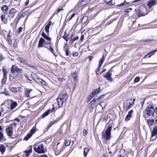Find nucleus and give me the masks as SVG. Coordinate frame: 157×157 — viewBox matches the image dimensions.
<instances>
[{
	"label": "nucleus",
	"instance_id": "42",
	"mask_svg": "<svg viewBox=\"0 0 157 157\" xmlns=\"http://www.w3.org/2000/svg\"><path fill=\"white\" fill-rule=\"evenodd\" d=\"M68 34L66 36H62V38L64 39V40L66 41L67 42L68 41V40L69 39V38L68 37Z\"/></svg>",
	"mask_w": 157,
	"mask_h": 157
},
{
	"label": "nucleus",
	"instance_id": "37",
	"mask_svg": "<svg viewBox=\"0 0 157 157\" xmlns=\"http://www.w3.org/2000/svg\"><path fill=\"white\" fill-rule=\"evenodd\" d=\"M5 148L2 145L1 147H0V151L1 152L2 154L5 152Z\"/></svg>",
	"mask_w": 157,
	"mask_h": 157
},
{
	"label": "nucleus",
	"instance_id": "41",
	"mask_svg": "<svg viewBox=\"0 0 157 157\" xmlns=\"http://www.w3.org/2000/svg\"><path fill=\"white\" fill-rule=\"evenodd\" d=\"M18 46V41L17 40H15L13 44V47L14 48H16Z\"/></svg>",
	"mask_w": 157,
	"mask_h": 157
},
{
	"label": "nucleus",
	"instance_id": "14",
	"mask_svg": "<svg viewBox=\"0 0 157 157\" xmlns=\"http://www.w3.org/2000/svg\"><path fill=\"white\" fill-rule=\"evenodd\" d=\"M78 38L79 37L78 35H76L75 33H72L71 37V44H72L74 41L77 40Z\"/></svg>",
	"mask_w": 157,
	"mask_h": 157
},
{
	"label": "nucleus",
	"instance_id": "16",
	"mask_svg": "<svg viewBox=\"0 0 157 157\" xmlns=\"http://www.w3.org/2000/svg\"><path fill=\"white\" fill-rule=\"evenodd\" d=\"M42 36L44 37L45 39H46V40L49 41L47 42V44H50L51 43V38L50 37H49L48 36H47L46 34L44 33V32H42L41 34Z\"/></svg>",
	"mask_w": 157,
	"mask_h": 157
},
{
	"label": "nucleus",
	"instance_id": "47",
	"mask_svg": "<svg viewBox=\"0 0 157 157\" xmlns=\"http://www.w3.org/2000/svg\"><path fill=\"white\" fill-rule=\"evenodd\" d=\"M140 80V78L138 77H137L135 78L134 80V82H137Z\"/></svg>",
	"mask_w": 157,
	"mask_h": 157
},
{
	"label": "nucleus",
	"instance_id": "32",
	"mask_svg": "<svg viewBox=\"0 0 157 157\" xmlns=\"http://www.w3.org/2000/svg\"><path fill=\"white\" fill-rule=\"evenodd\" d=\"M1 21L2 22H4L5 23V21H6V15L5 14H3L2 15L1 17Z\"/></svg>",
	"mask_w": 157,
	"mask_h": 157
},
{
	"label": "nucleus",
	"instance_id": "53",
	"mask_svg": "<svg viewBox=\"0 0 157 157\" xmlns=\"http://www.w3.org/2000/svg\"><path fill=\"white\" fill-rule=\"evenodd\" d=\"M42 85L47 86L48 85V83L45 80H43L42 81Z\"/></svg>",
	"mask_w": 157,
	"mask_h": 157
},
{
	"label": "nucleus",
	"instance_id": "25",
	"mask_svg": "<svg viewBox=\"0 0 157 157\" xmlns=\"http://www.w3.org/2000/svg\"><path fill=\"white\" fill-rule=\"evenodd\" d=\"M96 99H94L93 100L90 102V104H91L90 107L92 109L96 106Z\"/></svg>",
	"mask_w": 157,
	"mask_h": 157
},
{
	"label": "nucleus",
	"instance_id": "22",
	"mask_svg": "<svg viewBox=\"0 0 157 157\" xmlns=\"http://www.w3.org/2000/svg\"><path fill=\"white\" fill-rule=\"evenodd\" d=\"M2 70L3 73V76L2 80L6 81L7 79V75L8 72L6 70L4 69L3 68L2 69Z\"/></svg>",
	"mask_w": 157,
	"mask_h": 157
},
{
	"label": "nucleus",
	"instance_id": "31",
	"mask_svg": "<svg viewBox=\"0 0 157 157\" xmlns=\"http://www.w3.org/2000/svg\"><path fill=\"white\" fill-rule=\"evenodd\" d=\"M32 91V89H30L29 90H27L25 91V96L27 98L29 97V93L31 91Z\"/></svg>",
	"mask_w": 157,
	"mask_h": 157
},
{
	"label": "nucleus",
	"instance_id": "30",
	"mask_svg": "<svg viewBox=\"0 0 157 157\" xmlns=\"http://www.w3.org/2000/svg\"><path fill=\"white\" fill-rule=\"evenodd\" d=\"M72 77L73 78L74 80L77 81V73L75 72L74 73L72 74Z\"/></svg>",
	"mask_w": 157,
	"mask_h": 157
},
{
	"label": "nucleus",
	"instance_id": "36",
	"mask_svg": "<svg viewBox=\"0 0 157 157\" xmlns=\"http://www.w3.org/2000/svg\"><path fill=\"white\" fill-rule=\"evenodd\" d=\"M88 17L86 16H84L82 18V22L83 23H85L87 20Z\"/></svg>",
	"mask_w": 157,
	"mask_h": 157
},
{
	"label": "nucleus",
	"instance_id": "27",
	"mask_svg": "<svg viewBox=\"0 0 157 157\" xmlns=\"http://www.w3.org/2000/svg\"><path fill=\"white\" fill-rule=\"evenodd\" d=\"M89 151V149L87 147H85L84 149V157H86Z\"/></svg>",
	"mask_w": 157,
	"mask_h": 157
},
{
	"label": "nucleus",
	"instance_id": "7",
	"mask_svg": "<svg viewBox=\"0 0 157 157\" xmlns=\"http://www.w3.org/2000/svg\"><path fill=\"white\" fill-rule=\"evenodd\" d=\"M91 0H82L80 2H78L73 9L75 11L81 6L85 5L89 3Z\"/></svg>",
	"mask_w": 157,
	"mask_h": 157
},
{
	"label": "nucleus",
	"instance_id": "24",
	"mask_svg": "<svg viewBox=\"0 0 157 157\" xmlns=\"http://www.w3.org/2000/svg\"><path fill=\"white\" fill-rule=\"evenodd\" d=\"M6 132L7 133L8 136H12L13 135V130L11 129H10L7 128L6 129Z\"/></svg>",
	"mask_w": 157,
	"mask_h": 157
},
{
	"label": "nucleus",
	"instance_id": "48",
	"mask_svg": "<svg viewBox=\"0 0 157 157\" xmlns=\"http://www.w3.org/2000/svg\"><path fill=\"white\" fill-rule=\"evenodd\" d=\"M132 10V9L131 8H129L126 9L125 11L124 12L126 13H129Z\"/></svg>",
	"mask_w": 157,
	"mask_h": 157
},
{
	"label": "nucleus",
	"instance_id": "3",
	"mask_svg": "<svg viewBox=\"0 0 157 157\" xmlns=\"http://www.w3.org/2000/svg\"><path fill=\"white\" fill-rule=\"evenodd\" d=\"M157 108L153 106L149 105L148 106L145 110V113L148 116H152L154 113L157 112Z\"/></svg>",
	"mask_w": 157,
	"mask_h": 157
},
{
	"label": "nucleus",
	"instance_id": "17",
	"mask_svg": "<svg viewBox=\"0 0 157 157\" xmlns=\"http://www.w3.org/2000/svg\"><path fill=\"white\" fill-rule=\"evenodd\" d=\"M133 112L132 110H131L128 112V114L126 116L125 118V121H129L132 116V114Z\"/></svg>",
	"mask_w": 157,
	"mask_h": 157
},
{
	"label": "nucleus",
	"instance_id": "61",
	"mask_svg": "<svg viewBox=\"0 0 157 157\" xmlns=\"http://www.w3.org/2000/svg\"><path fill=\"white\" fill-rule=\"evenodd\" d=\"M13 126L12 124H11L10 126L7 128H9L10 129H11V130H13Z\"/></svg>",
	"mask_w": 157,
	"mask_h": 157
},
{
	"label": "nucleus",
	"instance_id": "49",
	"mask_svg": "<svg viewBox=\"0 0 157 157\" xmlns=\"http://www.w3.org/2000/svg\"><path fill=\"white\" fill-rule=\"evenodd\" d=\"M65 51L66 56H68L69 54L68 47L65 50Z\"/></svg>",
	"mask_w": 157,
	"mask_h": 157
},
{
	"label": "nucleus",
	"instance_id": "58",
	"mask_svg": "<svg viewBox=\"0 0 157 157\" xmlns=\"http://www.w3.org/2000/svg\"><path fill=\"white\" fill-rule=\"evenodd\" d=\"M61 117H60L58 118V119L57 120H56L55 121L53 122H54V124H55L58 121L61 120Z\"/></svg>",
	"mask_w": 157,
	"mask_h": 157
},
{
	"label": "nucleus",
	"instance_id": "38",
	"mask_svg": "<svg viewBox=\"0 0 157 157\" xmlns=\"http://www.w3.org/2000/svg\"><path fill=\"white\" fill-rule=\"evenodd\" d=\"M94 95L92 93L90 94L89 96H88L87 97L88 101H90L91 99L94 97Z\"/></svg>",
	"mask_w": 157,
	"mask_h": 157
},
{
	"label": "nucleus",
	"instance_id": "29",
	"mask_svg": "<svg viewBox=\"0 0 157 157\" xmlns=\"http://www.w3.org/2000/svg\"><path fill=\"white\" fill-rule=\"evenodd\" d=\"M10 33H9L7 36V40L8 42L10 44H11L12 43V40L10 38Z\"/></svg>",
	"mask_w": 157,
	"mask_h": 157
},
{
	"label": "nucleus",
	"instance_id": "45",
	"mask_svg": "<svg viewBox=\"0 0 157 157\" xmlns=\"http://www.w3.org/2000/svg\"><path fill=\"white\" fill-rule=\"evenodd\" d=\"M26 14L25 13H22L20 15L19 17L20 18H23L26 15Z\"/></svg>",
	"mask_w": 157,
	"mask_h": 157
},
{
	"label": "nucleus",
	"instance_id": "56",
	"mask_svg": "<svg viewBox=\"0 0 157 157\" xmlns=\"http://www.w3.org/2000/svg\"><path fill=\"white\" fill-rule=\"evenodd\" d=\"M138 16L139 17H140V16H144V15H145V14L139 12V13H138Z\"/></svg>",
	"mask_w": 157,
	"mask_h": 157
},
{
	"label": "nucleus",
	"instance_id": "28",
	"mask_svg": "<svg viewBox=\"0 0 157 157\" xmlns=\"http://www.w3.org/2000/svg\"><path fill=\"white\" fill-rule=\"evenodd\" d=\"M48 49L49 50L54 56H55V54L54 53L55 51L51 45L49 46V48H48Z\"/></svg>",
	"mask_w": 157,
	"mask_h": 157
},
{
	"label": "nucleus",
	"instance_id": "55",
	"mask_svg": "<svg viewBox=\"0 0 157 157\" xmlns=\"http://www.w3.org/2000/svg\"><path fill=\"white\" fill-rule=\"evenodd\" d=\"M125 0H124V2L122 3L121 4H119V5H118V6H119V7H120V6H123V5H125L126 3H127V4L128 3L126 2V3H125Z\"/></svg>",
	"mask_w": 157,
	"mask_h": 157
},
{
	"label": "nucleus",
	"instance_id": "8",
	"mask_svg": "<svg viewBox=\"0 0 157 157\" xmlns=\"http://www.w3.org/2000/svg\"><path fill=\"white\" fill-rule=\"evenodd\" d=\"M59 96L62 98L64 102H66L68 98V96L67 92L64 90L62 91L59 95Z\"/></svg>",
	"mask_w": 157,
	"mask_h": 157
},
{
	"label": "nucleus",
	"instance_id": "64",
	"mask_svg": "<svg viewBox=\"0 0 157 157\" xmlns=\"http://www.w3.org/2000/svg\"><path fill=\"white\" fill-rule=\"evenodd\" d=\"M39 157H48L46 155L44 154V155H40L39 157Z\"/></svg>",
	"mask_w": 157,
	"mask_h": 157
},
{
	"label": "nucleus",
	"instance_id": "12",
	"mask_svg": "<svg viewBox=\"0 0 157 157\" xmlns=\"http://www.w3.org/2000/svg\"><path fill=\"white\" fill-rule=\"evenodd\" d=\"M156 1L155 0L149 1L147 2V6L149 8H151L156 5Z\"/></svg>",
	"mask_w": 157,
	"mask_h": 157
},
{
	"label": "nucleus",
	"instance_id": "52",
	"mask_svg": "<svg viewBox=\"0 0 157 157\" xmlns=\"http://www.w3.org/2000/svg\"><path fill=\"white\" fill-rule=\"evenodd\" d=\"M23 29V28L22 27H20L19 28L18 30L17 31V33H19L22 32V30Z\"/></svg>",
	"mask_w": 157,
	"mask_h": 157
},
{
	"label": "nucleus",
	"instance_id": "35",
	"mask_svg": "<svg viewBox=\"0 0 157 157\" xmlns=\"http://www.w3.org/2000/svg\"><path fill=\"white\" fill-rule=\"evenodd\" d=\"M105 57L104 55H102L101 58L99 61V63L102 65L105 59Z\"/></svg>",
	"mask_w": 157,
	"mask_h": 157
},
{
	"label": "nucleus",
	"instance_id": "50",
	"mask_svg": "<svg viewBox=\"0 0 157 157\" xmlns=\"http://www.w3.org/2000/svg\"><path fill=\"white\" fill-rule=\"evenodd\" d=\"M101 65H102L99 63L98 68L96 70V71H97V72H99V71L100 68H101Z\"/></svg>",
	"mask_w": 157,
	"mask_h": 157
},
{
	"label": "nucleus",
	"instance_id": "5",
	"mask_svg": "<svg viewBox=\"0 0 157 157\" xmlns=\"http://www.w3.org/2000/svg\"><path fill=\"white\" fill-rule=\"evenodd\" d=\"M135 99H128L124 101L123 104V107L126 108L127 110H128L133 105Z\"/></svg>",
	"mask_w": 157,
	"mask_h": 157
},
{
	"label": "nucleus",
	"instance_id": "63",
	"mask_svg": "<svg viewBox=\"0 0 157 157\" xmlns=\"http://www.w3.org/2000/svg\"><path fill=\"white\" fill-rule=\"evenodd\" d=\"M53 124H54L53 122H51V123H50L49 125L48 126V128H49L52 126Z\"/></svg>",
	"mask_w": 157,
	"mask_h": 157
},
{
	"label": "nucleus",
	"instance_id": "15",
	"mask_svg": "<svg viewBox=\"0 0 157 157\" xmlns=\"http://www.w3.org/2000/svg\"><path fill=\"white\" fill-rule=\"evenodd\" d=\"M11 104H10V109L11 110H13L17 106V104L16 102L14 101L13 100H10Z\"/></svg>",
	"mask_w": 157,
	"mask_h": 157
},
{
	"label": "nucleus",
	"instance_id": "13",
	"mask_svg": "<svg viewBox=\"0 0 157 157\" xmlns=\"http://www.w3.org/2000/svg\"><path fill=\"white\" fill-rule=\"evenodd\" d=\"M32 146H29L27 148L26 151H24L25 153V155L26 157L29 156V154L32 152Z\"/></svg>",
	"mask_w": 157,
	"mask_h": 157
},
{
	"label": "nucleus",
	"instance_id": "39",
	"mask_svg": "<svg viewBox=\"0 0 157 157\" xmlns=\"http://www.w3.org/2000/svg\"><path fill=\"white\" fill-rule=\"evenodd\" d=\"M31 136V135L28 134L25 137L24 139L25 140H27Z\"/></svg>",
	"mask_w": 157,
	"mask_h": 157
},
{
	"label": "nucleus",
	"instance_id": "11",
	"mask_svg": "<svg viewBox=\"0 0 157 157\" xmlns=\"http://www.w3.org/2000/svg\"><path fill=\"white\" fill-rule=\"evenodd\" d=\"M111 75L112 74L109 71L106 73V75H103V76L106 80L111 82L113 81V79L111 77Z\"/></svg>",
	"mask_w": 157,
	"mask_h": 157
},
{
	"label": "nucleus",
	"instance_id": "23",
	"mask_svg": "<svg viewBox=\"0 0 157 157\" xmlns=\"http://www.w3.org/2000/svg\"><path fill=\"white\" fill-rule=\"evenodd\" d=\"M51 112V109H48L47 111L43 113L41 115V117L44 118L45 117L47 116Z\"/></svg>",
	"mask_w": 157,
	"mask_h": 157
},
{
	"label": "nucleus",
	"instance_id": "34",
	"mask_svg": "<svg viewBox=\"0 0 157 157\" xmlns=\"http://www.w3.org/2000/svg\"><path fill=\"white\" fill-rule=\"evenodd\" d=\"M36 128L35 127H33L30 130V134L32 135L35 133L36 131Z\"/></svg>",
	"mask_w": 157,
	"mask_h": 157
},
{
	"label": "nucleus",
	"instance_id": "2",
	"mask_svg": "<svg viewBox=\"0 0 157 157\" xmlns=\"http://www.w3.org/2000/svg\"><path fill=\"white\" fill-rule=\"evenodd\" d=\"M112 128V126L110 125L107 127L105 131V133L102 132L101 133L102 139H105L106 140H109L111 138V130Z\"/></svg>",
	"mask_w": 157,
	"mask_h": 157
},
{
	"label": "nucleus",
	"instance_id": "59",
	"mask_svg": "<svg viewBox=\"0 0 157 157\" xmlns=\"http://www.w3.org/2000/svg\"><path fill=\"white\" fill-rule=\"evenodd\" d=\"M84 37V35H82L80 38L81 42H82L83 41Z\"/></svg>",
	"mask_w": 157,
	"mask_h": 157
},
{
	"label": "nucleus",
	"instance_id": "46",
	"mask_svg": "<svg viewBox=\"0 0 157 157\" xmlns=\"http://www.w3.org/2000/svg\"><path fill=\"white\" fill-rule=\"evenodd\" d=\"M4 138V136L2 132H0V141L2 140Z\"/></svg>",
	"mask_w": 157,
	"mask_h": 157
},
{
	"label": "nucleus",
	"instance_id": "51",
	"mask_svg": "<svg viewBox=\"0 0 157 157\" xmlns=\"http://www.w3.org/2000/svg\"><path fill=\"white\" fill-rule=\"evenodd\" d=\"M83 135L84 136H86L87 134V132L86 129H84L83 131Z\"/></svg>",
	"mask_w": 157,
	"mask_h": 157
},
{
	"label": "nucleus",
	"instance_id": "6",
	"mask_svg": "<svg viewBox=\"0 0 157 157\" xmlns=\"http://www.w3.org/2000/svg\"><path fill=\"white\" fill-rule=\"evenodd\" d=\"M17 60L18 62L22 64L23 65H26L28 67H31L34 69L36 68L35 66L28 64L26 59L24 58L18 57L17 58Z\"/></svg>",
	"mask_w": 157,
	"mask_h": 157
},
{
	"label": "nucleus",
	"instance_id": "20",
	"mask_svg": "<svg viewBox=\"0 0 157 157\" xmlns=\"http://www.w3.org/2000/svg\"><path fill=\"white\" fill-rule=\"evenodd\" d=\"M1 10L3 13H7L8 10V8L6 5H3L1 7Z\"/></svg>",
	"mask_w": 157,
	"mask_h": 157
},
{
	"label": "nucleus",
	"instance_id": "26",
	"mask_svg": "<svg viewBox=\"0 0 157 157\" xmlns=\"http://www.w3.org/2000/svg\"><path fill=\"white\" fill-rule=\"evenodd\" d=\"M154 122V120L153 119H147V123L148 125H153Z\"/></svg>",
	"mask_w": 157,
	"mask_h": 157
},
{
	"label": "nucleus",
	"instance_id": "54",
	"mask_svg": "<svg viewBox=\"0 0 157 157\" xmlns=\"http://www.w3.org/2000/svg\"><path fill=\"white\" fill-rule=\"evenodd\" d=\"M50 27L45 26V30L46 32L48 33L49 32V28Z\"/></svg>",
	"mask_w": 157,
	"mask_h": 157
},
{
	"label": "nucleus",
	"instance_id": "4",
	"mask_svg": "<svg viewBox=\"0 0 157 157\" xmlns=\"http://www.w3.org/2000/svg\"><path fill=\"white\" fill-rule=\"evenodd\" d=\"M33 149L38 153H44L45 152L44 145L43 144H39L34 145Z\"/></svg>",
	"mask_w": 157,
	"mask_h": 157
},
{
	"label": "nucleus",
	"instance_id": "33",
	"mask_svg": "<svg viewBox=\"0 0 157 157\" xmlns=\"http://www.w3.org/2000/svg\"><path fill=\"white\" fill-rule=\"evenodd\" d=\"M99 105L101 107L102 109H103V108H105L106 105V103L103 101L101 102L99 104Z\"/></svg>",
	"mask_w": 157,
	"mask_h": 157
},
{
	"label": "nucleus",
	"instance_id": "19",
	"mask_svg": "<svg viewBox=\"0 0 157 157\" xmlns=\"http://www.w3.org/2000/svg\"><path fill=\"white\" fill-rule=\"evenodd\" d=\"M44 41V40L43 38H40L39 41L38 47L40 48L42 47Z\"/></svg>",
	"mask_w": 157,
	"mask_h": 157
},
{
	"label": "nucleus",
	"instance_id": "18",
	"mask_svg": "<svg viewBox=\"0 0 157 157\" xmlns=\"http://www.w3.org/2000/svg\"><path fill=\"white\" fill-rule=\"evenodd\" d=\"M57 101L59 107L63 105V102H64L62 99V98L59 96L57 98Z\"/></svg>",
	"mask_w": 157,
	"mask_h": 157
},
{
	"label": "nucleus",
	"instance_id": "57",
	"mask_svg": "<svg viewBox=\"0 0 157 157\" xmlns=\"http://www.w3.org/2000/svg\"><path fill=\"white\" fill-rule=\"evenodd\" d=\"M92 94H94V96L95 95L98 94V93L97 91L96 90H95L93 92H92Z\"/></svg>",
	"mask_w": 157,
	"mask_h": 157
},
{
	"label": "nucleus",
	"instance_id": "1",
	"mask_svg": "<svg viewBox=\"0 0 157 157\" xmlns=\"http://www.w3.org/2000/svg\"><path fill=\"white\" fill-rule=\"evenodd\" d=\"M12 74L10 75V77H12L13 79H15L16 78L17 74L16 75L15 72L17 73H21L23 72L22 69L19 68L18 67L15 65H13L10 69Z\"/></svg>",
	"mask_w": 157,
	"mask_h": 157
},
{
	"label": "nucleus",
	"instance_id": "60",
	"mask_svg": "<svg viewBox=\"0 0 157 157\" xmlns=\"http://www.w3.org/2000/svg\"><path fill=\"white\" fill-rule=\"evenodd\" d=\"M63 9L61 8H59L57 10V12L56 13V14H58V13L59 12L61 11H63Z\"/></svg>",
	"mask_w": 157,
	"mask_h": 157
},
{
	"label": "nucleus",
	"instance_id": "62",
	"mask_svg": "<svg viewBox=\"0 0 157 157\" xmlns=\"http://www.w3.org/2000/svg\"><path fill=\"white\" fill-rule=\"evenodd\" d=\"M96 90L97 91L98 93H99L101 92L100 87H99Z\"/></svg>",
	"mask_w": 157,
	"mask_h": 157
},
{
	"label": "nucleus",
	"instance_id": "21",
	"mask_svg": "<svg viewBox=\"0 0 157 157\" xmlns=\"http://www.w3.org/2000/svg\"><path fill=\"white\" fill-rule=\"evenodd\" d=\"M155 52H156L155 50L149 52L147 54L145 55L143 57V58L145 59L146 58L150 57L152 55H153L154 54Z\"/></svg>",
	"mask_w": 157,
	"mask_h": 157
},
{
	"label": "nucleus",
	"instance_id": "44",
	"mask_svg": "<svg viewBox=\"0 0 157 157\" xmlns=\"http://www.w3.org/2000/svg\"><path fill=\"white\" fill-rule=\"evenodd\" d=\"M78 55V53L77 52H72V55L73 56H77Z\"/></svg>",
	"mask_w": 157,
	"mask_h": 157
},
{
	"label": "nucleus",
	"instance_id": "9",
	"mask_svg": "<svg viewBox=\"0 0 157 157\" xmlns=\"http://www.w3.org/2000/svg\"><path fill=\"white\" fill-rule=\"evenodd\" d=\"M157 135V126L153 128V130L151 132V136L150 138L151 140H154L156 138Z\"/></svg>",
	"mask_w": 157,
	"mask_h": 157
},
{
	"label": "nucleus",
	"instance_id": "40",
	"mask_svg": "<svg viewBox=\"0 0 157 157\" xmlns=\"http://www.w3.org/2000/svg\"><path fill=\"white\" fill-rule=\"evenodd\" d=\"M70 143L71 141L67 140L65 141V144L66 146H68L70 145Z\"/></svg>",
	"mask_w": 157,
	"mask_h": 157
},
{
	"label": "nucleus",
	"instance_id": "43",
	"mask_svg": "<svg viewBox=\"0 0 157 157\" xmlns=\"http://www.w3.org/2000/svg\"><path fill=\"white\" fill-rule=\"evenodd\" d=\"M36 79L37 80V81L38 82H39L41 84H42V81H43V79L37 77Z\"/></svg>",
	"mask_w": 157,
	"mask_h": 157
},
{
	"label": "nucleus",
	"instance_id": "10",
	"mask_svg": "<svg viewBox=\"0 0 157 157\" xmlns=\"http://www.w3.org/2000/svg\"><path fill=\"white\" fill-rule=\"evenodd\" d=\"M17 11L14 8L11 9L9 11V17L13 18Z\"/></svg>",
	"mask_w": 157,
	"mask_h": 157
}]
</instances>
